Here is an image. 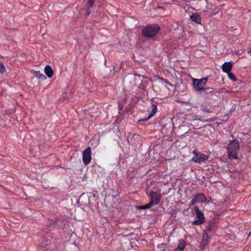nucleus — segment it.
I'll use <instances>...</instances> for the list:
<instances>
[{"label": "nucleus", "mask_w": 251, "mask_h": 251, "mask_svg": "<svg viewBox=\"0 0 251 251\" xmlns=\"http://www.w3.org/2000/svg\"><path fill=\"white\" fill-rule=\"evenodd\" d=\"M137 208L139 209H147L146 207H145V205H142V206H138L137 207Z\"/></svg>", "instance_id": "obj_21"}, {"label": "nucleus", "mask_w": 251, "mask_h": 251, "mask_svg": "<svg viewBox=\"0 0 251 251\" xmlns=\"http://www.w3.org/2000/svg\"><path fill=\"white\" fill-rule=\"evenodd\" d=\"M154 205H155V204H154V203H153L152 201H151L147 204L145 205V207H146V208L147 209V208H150L151 206Z\"/></svg>", "instance_id": "obj_20"}, {"label": "nucleus", "mask_w": 251, "mask_h": 251, "mask_svg": "<svg viewBox=\"0 0 251 251\" xmlns=\"http://www.w3.org/2000/svg\"><path fill=\"white\" fill-rule=\"evenodd\" d=\"M89 14H90V13H89H89H88L87 15H89Z\"/></svg>", "instance_id": "obj_26"}, {"label": "nucleus", "mask_w": 251, "mask_h": 251, "mask_svg": "<svg viewBox=\"0 0 251 251\" xmlns=\"http://www.w3.org/2000/svg\"><path fill=\"white\" fill-rule=\"evenodd\" d=\"M151 198V201H152L155 205L158 204L160 201L161 196L159 193L156 192H151L150 194Z\"/></svg>", "instance_id": "obj_8"}, {"label": "nucleus", "mask_w": 251, "mask_h": 251, "mask_svg": "<svg viewBox=\"0 0 251 251\" xmlns=\"http://www.w3.org/2000/svg\"><path fill=\"white\" fill-rule=\"evenodd\" d=\"M157 107L155 105L152 104L149 110V112L150 113V115L148 116L147 119L150 118L152 117L157 111Z\"/></svg>", "instance_id": "obj_12"}, {"label": "nucleus", "mask_w": 251, "mask_h": 251, "mask_svg": "<svg viewBox=\"0 0 251 251\" xmlns=\"http://www.w3.org/2000/svg\"><path fill=\"white\" fill-rule=\"evenodd\" d=\"M206 201V198L201 193H198L196 195L191 202V205H194L196 203L204 202Z\"/></svg>", "instance_id": "obj_7"}, {"label": "nucleus", "mask_w": 251, "mask_h": 251, "mask_svg": "<svg viewBox=\"0 0 251 251\" xmlns=\"http://www.w3.org/2000/svg\"><path fill=\"white\" fill-rule=\"evenodd\" d=\"M227 74H228V75L229 77L231 79H232L233 81H236V78L235 76L232 73H231L230 72L229 73H227Z\"/></svg>", "instance_id": "obj_18"}, {"label": "nucleus", "mask_w": 251, "mask_h": 251, "mask_svg": "<svg viewBox=\"0 0 251 251\" xmlns=\"http://www.w3.org/2000/svg\"><path fill=\"white\" fill-rule=\"evenodd\" d=\"M94 3V0H88L87 4L89 7H90L93 5Z\"/></svg>", "instance_id": "obj_19"}, {"label": "nucleus", "mask_w": 251, "mask_h": 251, "mask_svg": "<svg viewBox=\"0 0 251 251\" xmlns=\"http://www.w3.org/2000/svg\"><path fill=\"white\" fill-rule=\"evenodd\" d=\"M5 71V68L3 64L0 63V73L2 74Z\"/></svg>", "instance_id": "obj_17"}, {"label": "nucleus", "mask_w": 251, "mask_h": 251, "mask_svg": "<svg viewBox=\"0 0 251 251\" xmlns=\"http://www.w3.org/2000/svg\"><path fill=\"white\" fill-rule=\"evenodd\" d=\"M207 78L204 77L201 79H193V85L195 90L197 92H200L201 90L203 91L204 87L205 86Z\"/></svg>", "instance_id": "obj_3"}, {"label": "nucleus", "mask_w": 251, "mask_h": 251, "mask_svg": "<svg viewBox=\"0 0 251 251\" xmlns=\"http://www.w3.org/2000/svg\"><path fill=\"white\" fill-rule=\"evenodd\" d=\"M195 211L198 219L193 222V225H200L203 224L204 222V218L202 212L200 210L198 206L195 207Z\"/></svg>", "instance_id": "obj_4"}, {"label": "nucleus", "mask_w": 251, "mask_h": 251, "mask_svg": "<svg viewBox=\"0 0 251 251\" xmlns=\"http://www.w3.org/2000/svg\"><path fill=\"white\" fill-rule=\"evenodd\" d=\"M35 75L37 78L42 80H44L46 78L45 76L43 74H41L39 71L36 72Z\"/></svg>", "instance_id": "obj_15"}, {"label": "nucleus", "mask_w": 251, "mask_h": 251, "mask_svg": "<svg viewBox=\"0 0 251 251\" xmlns=\"http://www.w3.org/2000/svg\"><path fill=\"white\" fill-rule=\"evenodd\" d=\"M248 53L251 54V49L248 51Z\"/></svg>", "instance_id": "obj_23"}, {"label": "nucleus", "mask_w": 251, "mask_h": 251, "mask_svg": "<svg viewBox=\"0 0 251 251\" xmlns=\"http://www.w3.org/2000/svg\"><path fill=\"white\" fill-rule=\"evenodd\" d=\"M251 235V231L249 232L248 236H250Z\"/></svg>", "instance_id": "obj_24"}, {"label": "nucleus", "mask_w": 251, "mask_h": 251, "mask_svg": "<svg viewBox=\"0 0 251 251\" xmlns=\"http://www.w3.org/2000/svg\"><path fill=\"white\" fill-rule=\"evenodd\" d=\"M185 242L184 240H180L178 247L174 250V251H183L185 247Z\"/></svg>", "instance_id": "obj_13"}, {"label": "nucleus", "mask_w": 251, "mask_h": 251, "mask_svg": "<svg viewBox=\"0 0 251 251\" xmlns=\"http://www.w3.org/2000/svg\"><path fill=\"white\" fill-rule=\"evenodd\" d=\"M91 149L87 148L83 152V162L85 165H88L91 161Z\"/></svg>", "instance_id": "obj_5"}, {"label": "nucleus", "mask_w": 251, "mask_h": 251, "mask_svg": "<svg viewBox=\"0 0 251 251\" xmlns=\"http://www.w3.org/2000/svg\"><path fill=\"white\" fill-rule=\"evenodd\" d=\"M208 242V237L207 236V232H205L203 236V239L201 241V243L200 246V248L201 250H202L204 249L205 246L206 245V244Z\"/></svg>", "instance_id": "obj_10"}, {"label": "nucleus", "mask_w": 251, "mask_h": 251, "mask_svg": "<svg viewBox=\"0 0 251 251\" xmlns=\"http://www.w3.org/2000/svg\"><path fill=\"white\" fill-rule=\"evenodd\" d=\"M216 14H217V13H213L212 15H216Z\"/></svg>", "instance_id": "obj_25"}, {"label": "nucleus", "mask_w": 251, "mask_h": 251, "mask_svg": "<svg viewBox=\"0 0 251 251\" xmlns=\"http://www.w3.org/2000/svg\"><path fill=\"white\" fill-rule=\"evenodd\" d=\"M213 89L212 88H211V87H207V88H204L203 90V92H205V93H211L212 92H213Z\"/></svg>", "instance_id": "obj_16"}, {"label": "nucleus", "mask_w": 251, "mask_h": 251, "mask_svg": "<svg viewBox=\"0 0 251 251\" xmlns=\"http://www.w3.org/2000/svg\"><path fill=\"white\" fill-rule=\"evenodd\" d=\"M160 27L157 25H150L142 30V34L146 37H153L159 32Z\"/></svg>", "instance_id": "obj_2"}, {"label": "nucleus", "mask_w": 251, "mask_h": 251, "mask_svg": "<svg viewBox=\"0 0 251 251\" xmlns=\"http://www.w3.org/2000/svg\"><path fill=\"white\" fill-rule=\"evenodd\" d=\"M45 73L49 77H52L53 74V70L51 67L49 65L46 66L44 69Z\"/></svg>", "instance_id": "obj_11"}, {"label": "nucleus", "mask_w": 251, "mask_h": 251, "mask_svg": "<svg viewBox=\"0 0 251 251\" xmlns=\"http://www.w3.org/2000/svg\"><path fill=\"white\" fill-rule=\"evenodd\" d=\"M232 67V64L231 62H226L222 65V70L226 73H229L231 72Z\"/></svg>", "instance_id": "obj_9"}, {"label": "nucleus", "mask_w": 251, "mask_h": 251, "mask_svg": "<svg viewBox=\"0 0 251 251\" xmlns=\"http://www.w3.org/2000/svg\"><path fill=\"white\" fill-rule=\"evenodd\" d=\"M202 110L203 111H207V112H209V111L207 110L206 108H203L202 109Z\"/></svg>", "instance_id": "obj_22"}, {"label": "nucleus", "mask_w": 251, "mask_h": 251, "mask_svg": "<svg viewBox=\"0 0 251 251\" xmlns=\"http://www.w3.org/2000/svg\"><path fill=\"white\" fill-rule=\"evenodd\" d=\"M239 150V143L237 140H233L229 143L227 147V156L230 159L238 158L237 153Z\"/></svg>", "instance_id": "obj_1"}, {"label": "nucleus", "mask_w": 251, "mask_h": 251, "mask_svg": "<svg viewBox=\"0 0 251 251\" xmlns=\"http://www.w3.org/2000/svg\"><path fill=\"white\" fill-rule=\"evenodd\" d=\"M194 153L195 156L193 157L192 160L195 162L201 163L204 162L208 159V156L202 153H198L197 151L195 150Z\"/></svg>", "instance_id": "obj_6"}, {"label": "nucleus", "mask_w": 251, "mask_h": 251, "mask_svg": "<svg viewBox=\"0 0 251 251\" xmlns=\"http://www.w3.org/2000/svg\"><path fill=\"white\" fill-rule=\"evenodd\" d=\"M190 19L192 21L195 22L197 24H201V18L200 16L197 14L192 15L190 16Z\"/></svg>", "instance_id": "obj_14"}]
</instances>
